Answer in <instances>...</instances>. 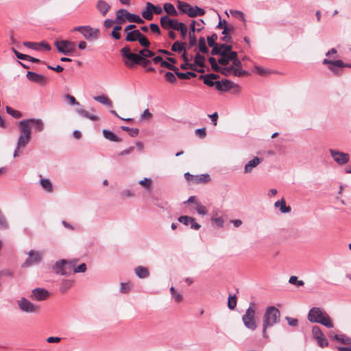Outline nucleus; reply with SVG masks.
<instances>
[{
	"label": "nucleus",
	"instance_id": "obj_20",
	"mask_svg": "<svg viewBox=\"0 0 351 351\" xmlns=\"http://www.w3.org/2000/svg\"><path fill=\"white\" fill-rule=\"evenodd\" d=\"M195 25L196 21L193 20L191 21V25H190V29L189 32V46L193 47L197 44V39L196 36L195 35Z\"/></svg>",
	"mask_w": 351,
	"mask_h": 351
},
{
	"label": "nucleus",
	"instance_id": "obj_34",
	"mask_svg": "<svg viewBox=\"0 0 351 351\" xmlns=\"http://www.w3.org/2000/svg\"><path fill=\"white\" fill-rule=\"evenodd\" d=\"M175 74L178 78L182 80H187L191 77H195L197 76V74L195 72L189 71L186 73H181L179 72L178 69L176 71Z\"/></svg>",
	"mask_w": 351,
	"mask_h": 351
},
{
	"label": "nucleus",
	"instance_id": "obj_43",
	"mask_svg": "<svg viewBox=\"0 0 351 351\" xmlns=\"http://www.w3.org/2000/svg\"><path fill=\"white\" fill-rule=\"evenodd\" d=\"M121 25L122 24L117 23L114 27L113 30L111 32V36L116 40H119L121 38V34L119 32L122 29Z\"/></svg>",
	"mask_w": 351,
	"mask_h": 351
},
{
	"label": "nucleus",
	"instance_id": "obj_2",
	"mask_svg": "<svg viewBox=\"0 0 351 351\" xmlns=\"http://www.w3.org/2000/svg\"><path fill=\"white\" fill-rule=\"evenodd\" d=\"M19 128L21 134L17 141V146L14 152V157H18L19 156V149L23 148L30 141L31 139V130L27 128L25 123L23 121L19 122Z\"/></svg>",
	"mask_w": 351,
	"mask_h": 351
},
{
	"label": "nucleus",
	"instance_id": "obj_18",
	"mask_svg": "<svg viewBox=\"0 0 351 351\" xmlns=\"http://www.w3.org/2000/svg\"><path fill=\"white\" fill-rule=\"evenodd\" d=\"M262 161V158L256 156L254 157L252 160L245 164L244 167V173H250L253 169L256 167Z\"/></svg>",
	"mask_w": 351,
	"mask_h": 351
},
{
	"label": "nucleus",
	"instance_id": "obj_28",
	"mask_svg": "<svg viewBox=\"0 0 351 351\" xmlns=\"http://www.w3.org/2000/svg\"><path fill=\"white\" fill-rule=\"evenodd\" d=\"M40 184L43 189L47 193H51L53 190L52 183L48 178H41L40 180Z\"/></svg>",
	"mask_w": 351,
	"mask_h": 351
},
{
	"label": "nucleus",
	"instance_id": "obj_38",
	"mask_svg": "<svg viewBox=\"0 0 351 351\" xmlns=\"http://www.w3.org/2000/svg\"><path fill=\"white\" fill-rule=\"evenodd\" d=\"M138 184L142 186L146 191H151L152 180L151 178H144L138 182Z\"/></svg>",
	"mask_w": 351,
	"mask_h": 351
},
{
	"label": "nucleus",
	"instance_id": "obj_6",
	"mask_svg": "<svg viewBox=\"0 0 351 351\" xmlns=\"http://www.w3.org/2000/svg\"><path fill=\"white\" fill-rule=\"evenodd\" d=\"M73 32H80L87 40H97L99 36V30L97 28H93L89 25L75 27Z\"/></svg>",
	"mask_w": 351,
	"mask_h": 351
},
{
	"label": "nucleus",
	"instance_id": "obj_64",
	"mask_svg": "<svg viewBox=\"0 0 351 351\" xmlns=\"http://www.w3.org/2000/svg\"><path fill=\"white\" fill-rule=\"evenodd\" d=\"M211 47H212V49L210 51V54L212 56H215V55L221 56L223 53L222 50H221V48L219 47V44L212 46Z\"/></svg>",
	"mask_w": 351,
	"mask_h": 351
},
{
	"label": "nucleus",
	"instance_id": "obj_25",
	"mask_svg": "<svg viewBox=\"0 0 351 351\" xmlns=\"http://www.w3.org/2000/svg\"><path fill=\"white\" fill-rule=\"evenodd\" d=\"M135 274L139 278H145L149 276V272L148 269L143 266H138L134 269Z\"/></svg>",
	"mask_w": 351,
	"mask_h": 351
},
{
	"label": "nucleus",
	"instance_id": "obj_58",
	"mask_svg": "<svg viewBox=\"0 0 351 351\" xmlns=\"http://www.w3.org/2000/svg\"><path fill=\"white\" fill-rule=\"evenodd\" d=\"M175 75L176 74H174L170 71L166 72V73L165 75L166 80L168 82L171 83V84L176 83L177 82V78Z\"/></svg>",
	"mask_w": 351,
	"mask_h": 351
},
{
	"label": "nucleus",
	"instance_id": "obj_40",
	"mask_svg": "<svg viewBox=\"0 0 351 351\" xmlns=\"http://www.w3.org/2000/svg\"><path fill=\"white\" fill-rule=\"evenodd\" d=\"M230 62H232V60H230L229 55L226 53H223L218 59V63L222 66H227Z\"/></svg>",
	"mask_w": 351,
	"mask_h": 351
},
{
	"label": "nucleus",
	"instance_id": "obj_49",
	"mask_svg": "<svg viewBox=\"0 0 351 351\" xmlns=\"http://www.w3.org/2000/svg\"><path fill=\"white\" fill-rule=\"evenodd\" d=\"M176 31H180L181 34V36L183 39H185L187 35V27L184 23L180 22L178 25V29H176Z\"/></svg>",
	"mask_w": 351,
	"mask_h": 351
},
{
	"label": "nucleus",
	"instance_id": "obj_23",
	"mask_svg": "<svg viewBox=\"0 0 351 351\" xmlns=\"http://www.w3.org/2000/svg\"><path fill=\"white\" fill-rule=\"evenodd\" d=\"M76 113H77L80 116L83 118L88 119L93 121H97L99 120V117L97 115L90 114L88 112L83 110V109H75Z\"/></svg>",
	"mask_w": 351,
	"mask_h": 351
},
{
	"label": "nucleus",
	"instance_id": "obj_32",
	"mask_svg": "<svg viewBox=\"0 0 351 351\" xmlns=\"http://www.w3.org/2000/svg\"><path fill=\"white\" fill-rule=\"evenodd\" d=\"M74 266L75 261H68L66 260L65 267L64 268L62 276H69L73 272Z\"/></svg>",
	"mask_w": 351,
	"mask_h": 351
},
{
	"label": "nucleus",
	"instance_id": "obj_15",
	"mask_svg": "<svg viewBox=\"0 0 351 351\" xmlns=\"http://www.w3.org/2000/svg\"><path fill=\"white\" fill-rule=\"evenodd\" d=\"M49 293L44 288H36L32 291L29 298L35 301H43L48 298Z\"/></svg>",
	"mask_w": 351,
	"mask_h": 351
},
{
	"label": "nucleus",
	"instance_id": "obj_44",
	"mask_svg": "<svg viewBox=\"0 0 351 351\" xmlns=\"http://www.w3.org/2000/svg\"><path fill=\"white\" fill-rule=\"evenodd\" d=\"M9 228V223L6 220L5 216L0 210V230H5Z\"/></svg>",
	"mask_w": 351,
	"mask_h": 351
},
{
	"label": "nucleus",
	"instance_id": "obj_56",
	"mask_svg": "<svg viewBox=\"0 0 351 351\" xmlns=\"http://www.w3.org/2000/svg\"><path fill=\"white\" fill-rule=\"evenodd\" d=\"M248 74V72L245 70L242 69V68L233 69V75L235 77H243Z\"/></svg>",
	"mask_w": 351,
	"mask_h": 351
},
{
	"label": "nucleus",
	"instance_id": "obj_7",
	"mask_svg": "<svg viewBox=\"0 0 351 351\" xmlns=\"http://www.w3.org/2000/svg\"><path fill=\"white\" fill-rule=\"evenodd\" d=\"M54 45L58 51L64 55H70L76 49L75 43L68 40H56Z\"/></svg>",
	"mask_w": 351,
	"mask_h": 351
},
{
	"label": "nucleus",
	"instance_id": "obj_12",
	"mask_svg": "<svg viewBox=\"0 0 351 351\" xmlns=\"http://www.w3.org/2000/svg\"><path fill=\"white\" fill-rule=\"evenodd\" d=\"M180 23L177 19H171L168 15L162 16L160 19V25L165 29L176 30V29H178Z\"/></svg>",
	"mask_w": 351,
	"mask_h": 351
},
{
	"label": "nucleus",
	"instance_id": "obj_4",
	"mask_svg": "<svg viewBox=\"0 0 351 351\" xmlns=\"http://www.w3.org/2000/svg\"><path fill=\"white\" fill-rule=\"evenodd\" d=\"M128 21L130 23H135L138 24H143L145 23L138 14L130 13L125 9H119L116 12V23L123 24Z\"/></svg>",
	"mask_w": 351,
	"mask_h": 351
},
{
	"label": "nucleus",
	"instance_id": "obj_13",
	"mask_svg": "<svg viewBox=\"0 0 351 351\" xmlns=\"http://www.w3.org/2000/svg\"><path fill=\"white\" fill-rule=\"evenodd\" d=\"M216 87L215 88L221 92H227L232 88H237L239 86L234 83L233 82L228 80V79H222L221 80L216 81Z\"/></svg>",
	"mask_w": 351,
	"mask_h": 351
},
{
	"label": "nucleus",
	"instance_id": "obj_54",
	"mask_svg": "<svg viewBox=\"0 0 351 351\" xmlns=\"http://www.w3.org/2000/svg\"><path fill=\"white\" fill-rule=\"evenodd\" d=\"M142 16L147 21H151L153 19V12L151 8H145L142 12Z\"/></svg>",
	"mask_w": 351,
	"mask_h": 351
},
{
	"label": "nucleus",
	"instance_id": "obj_30",
	"mask_svg": "<svg viewBox=\"0 0 351 351\" xmlns=\"http://www.w3.org/2000/svg\"><path fill=\"white\" fill-rule=\"evenodd\" d=\"M93 99L94 100L106 106L111 107L112 106L111 100L105 95L95 96L93 97Z\"/></svg>",
	"mask_w": 351,
	"mask_h": 351
},
{
	"label": "nucleus",
	"instance_id": "obj_8",
	"mask_svg": "<svg viewBox=\"0 0 351 351\" xmlns=\"http://www.w3.org/2000/svg\"><path fill=\"white\" fill-rule=\"evenodd\" d=\"M17 304L21 311L27 313H36L40 309L39 306L33 304L25 298H21L19 300Z\"/></svg>",
	"mask_w": 351,
	"mask_h": 351
},
{
	"label": "nucleus",
	"instance_id": "obj_9",
	"mask_svg": "<svg viewBox=\"0 0 351 351\" xmlns=\"http://www.w3.org/2000/svg\"><path fill=\"white\" fill-rule=\"evenodd\" d=\"M43 252L36 251L34 250H30L28 252V257L26 258L23 264V267H29L32 265H37L40 263L43 259Z\"/></svg>",
	"mask_w": 351,
	"mask_h": 351
},
{
	"label": "nucleus",
	"instance_id": "obj_29",
	"mask_svg": "<svg viewBox=\"0 0 351 351\" xmlns=\"http://www.w3.org/2000/svg\"><path fill=\"white\" fill-rule=\"evenodd\" d=\"M102 133H103V135L104 136L110 141H113V142H120L121 141V139L118 137L114 133H113L112 132L108 130H103L102 131Z\"/></svg>",
	"mask_w": 351,
	"mask_h": 351
},
{
	"label": "nucleus",
	"instance_id": "obj_17",
	"mask_svg": "<svg viewBox=\"0 0 351 351\" xmlns=\"http://www.w3.org/2000/svg\"><path fill=\"white\" fill-rule=\"evenodd\" d=\"M26 77L29 81L40 84H45L47 82L46 77L32 71H28L26 74Z\"/></svg>",
	"mask_w": 351,
	"mask_h": 351
},
{
	"label": "nucleus",
	"instance_id": "obj_62",
	"mask_svg": "<svg viewBox=\"0 0 351 351\" xmlns=\"http://www.w3.org/2000/svg\"><path fill=\"white\" fill-rule=\"evenodd\" d=\"M289 282L298 287L303 286L304 285V282L302 280H299L298 277L295 276H291L289 280Z\"/></svg>",
	"mask_w": 351,
	"mask_h": 351
},
{
	"label": "nucleus",
	"instance_id": "obj_47",
	"mask_svg": "<svg viewBox=\"0 0 351 351\" xmlns=\"http://www.w3.org/2000/svg\"><path fill=\"white\" fill-rule=\"evenodd\" d=\"M121 130L128 132L129 135L132 137H136L138 135L139 130L138 128H130L128 126H121Z\"/></svg>",
	"mask_w": 351,
	"mask_h": 351
},
{
	"label": "nucleus",
	"instance_id": "obj_24",
	"mask_svg": "<svg viewBox=\"0 0 351 351\" xmlns=\"http://www.w3.org/2000/svg\"><path fill=\"white\" fill-rule=\"evenodd\" d=\"M330 338L346 345H351V339L344 335H330Z\"/></svg>",
	"mask_w": 351,
	"mask_h": 351
},
{
	"label": "nucleus",
	"instance_id": "obj_53",
	"mask_svg": "<svg viewBox=\"0 0 351 351\" xmlns=\"http://www.w3.org/2000/svg\"><path fill=\"white\" fill-rule=\"evenodd\" d=\"M138 41L139 42L140 45L144 48H147L150 45V42L149 41V40L146 38L145 36H144L141 33Z\"/></svg>",
	"mask_w": 351,
	"mask_h": 351
},
{
	"label": "nucleus",
	"instance_id": "obj_63",
	"mask_svg": "<svg viewBox=\"0 0 351 351\" xmlns=\"http://www.w3.org/2000/svg\"><path fill=\"white\" fill-rule=\"evenodd\" d=\"M312 333L313 337L316 339L318 337L322 336L324 333L321 330L320 328L317 326H314L312 328Z\"/></svg>",
	"mask_w": 351,
	"mask_h": 351
},
{
	"label": "nucleus",
	"instance_id": "obj_5",
	"mask_svg": "<svg viewBox=\"0 0 351 351\" xmlns=\"http://www.w3.org/2000/svg\"><path fill=\"white\" fill-rule=\"evenodd\" d=\"M120 53L123 58V63L128 68L131 69L138 63V53L132 52L129 46L123 47Z\"/></svg>",
	"mask_w": 351,
	"mask_h": 351
},
{
	"label": "nucleus",
	"instance_id": "obj_19",
	"mask_svg": "<svg viewBox=\"0 0 351 351\" xmlns=\"http://www.w3.org/2000/svg\"><path fill=\"white\" fill-rule=\"evenodd\" d=\"M110 8V4L104 0H98L97 1L96 8L102 16H105Z\"/></svg>",
	"mask_w": 351,
	"mask_h": 351
},
{
	"label": "nucleus",
	"instance_id": "obj_59",
	"mask_svg": "<svg viewBox=\"0 0 351 351\" xmlns=\"http://www.w3.org/2000/svg\"><path fill=\"white\" fill-rule=\"evenodd\" d=\"M64 97L65 98L66 100L68 101V103L70 106H78L80 105V103L75 99V98L69 95V94H66L64 96Z\"/></svg>",
	"mask_w": 351,
	"mask_h": 351
},
{
	"label": "nucleus",
	"instance_id": "obj_45",
	"mask_svg": "<svg viewBox=\"0 0 351 351\" xmlns=\"http://www.w3.org/2000/svg\"><path fill=\"white\" fill-rule=\"evenodd\" d=\"M198 48L202 53H206L208 52V48L206 46V40L204 37L199 38Z\"/></svg>",
	"mask_w": 351,
	"mask_h": 351
},
{
	"label": "nucleus",
	"instance_id": "obj_57",
	"mask_svg": "<svg viewBox=\"0 0 351 351\" xmlns=\"http://www.w3.org/2000/svg\"><path fill=\"white\" fill-rule=\"evenodd\" d=\"M199 78L200 80H204V83L210 86V87H213V86H215L216 87V81H214L213 80H211L210 78H207V77H204V75H202L199 77Z\"/></svg>",
	"mask_w": 351,
	"mask_h": 351
},
{
	"label": "nucleus",
	"instance_id": "obj_1",
	"mask_svg": "<svg viewBox=\"0 0 351 351\" xmlns=\"http://www.w3.org/2000/svg\"><path fill=\"white\" fill-rule=\"evenodd\" d=\"M280 317V311L275 306H268L263 317V337L268 338L267 330L277 324Z\"/></svg>",
	"mask_w": 351,
	"mask_h": 351
},
{
	"label": "nucleus",
	"instance_id": "obj_27",
	"mask_svg": "<svg viewBox=\"0 0 351 351\" xmlns=\"http://www.w3.org/2000/svg\"><path fill=\"white\" fill-rule=\"evenodd\" d=\"M163 10L168 16H176L178 15V11L175 8L174 5L171 3H165L163 5Z\"/></svg>",
	"mask_w": 351,
	"mask_h": 351
},
{
	"label": "nucleus",
	"instance_id": "obj_37",
	"mask_svg": "<svg viewBox=\"0 0 351 351\" xmlns=\"http://www.w3.org/2000/svg\"><path fill=\"white\" fill-rule=\"evenodd\" d=\"M205 58L204 56L197 53L195 56L194 58V64L199 66L200 68H204L205 66Z\"/></svg>",
	"mask_w": 351,
	"mask_h": 351
},
{
	"label": "nucleus",
	"instance_id": "obj_16",
	"mask_svg": "<svg viewBox=\"0 0 351 351\" xmlns=\"http://www.w3.org/2000/svg\"><path fill=\"white\" fill-rule=\"evenodd\" d=\"M324 64H328V69L336 73L337 72V68H343V67H350L351 68V63L350 64H345L342 60H330L328 59H324L323 60Z\"/></svg>",
	"mask_w": 351,
	"mask_h": 351
},
{
	"label": "nucleus",
	"instance_id": "obj_51",
	"mask_svg": "<svg viewBox=\"0 0 351 351\" xmlns=\"http://www.w3.org/2000/svg\"><path fill=\"white\" fill-rule=\"evenodd\" d=\"M23 45L24 46L36 51L41 50V45L40 44V43L24 42Z\"/></svg>",
	"mask_w": 351,
	"mask_h": 351
},
{
	"label": "nucleus",
	"instance_id": "obj_48",
	"mask_svg": "<svg viewBox=\"0 0 351 351\" xmlns=\"http://www.w3.org/2000/svg\"><path fill=\"white\" fill-rule=\"evenodd\" d=\"M230 12L233 17L237 18L243 22L245 21V15L243 12L236 10H230Z\"/></svg>",
	"mask_w": 351,
	"mask_h": 351
},
{
	"label": "nucleus",
	"instance_id": "obj_3",
	"mask_svg": "<svg viewBox=\"0 0 351 351\" xmlns=\"http://www.w3.org/2000/svg\"><path fill=\"white\" fill-rule=\"evenodd\" d=\"M256 306L254 302H250L249 307L245 311V314L242 317V321L244 326L252 331L255 330L257 328L256 321Z\"/></svg>",
	"mask_w": 351,
	"mask_h": 351
},
{
	"label": "nucleus",
	"instance_id": "obj_33",
	"mask_svg": "<svg viewBox=\"0 0 351 351\" xmlns=\"http://www.w3.org/2000/svg\"><path fill=\"white\" fill-rule=\"evenodd\" d=\"M65 263H66V260L64 259H62V260H60L59 261H57L55 264V265L53 267V269L54 270V271L57 274H60V275H62V273H63V270H64V268L65 267Z\"/></svg>",
	"mask_w": 351,
	"mask_h": 351
},
{
	"label": "nucleus",
	"instance_id": "obj_55",
	"mask_svg": "<svg viewBox=\"0 0 351 351\" xmlns=\"http://www.w3.org/2000/svg\"><path fill=\"white\" fill-rule=\"evenodd\" d=\"M220 73L224 76L228 77L233 74V69L231 66H223Z\"/></svg>",
	"mask_w": 351,
	"mask_h": 351
},
{
	"label": "nucleus",
	"instance_id": "obj_39",
	"mask_svg": "<svg viewBox=\"0 0 351 351\" xmlns=\"http://www.w3.org/2000/svg\"><path fill=\"white\" fill-rule=\"evenodd\" d=\"M210 180V176L208 174H202L199 176H195L194 183H206Z\"/></svg>",
	"mask_w": 351,
	"mask_h": 351
},
{
	"label": "nucleus",
	"instance_id": "obj_36",
	"mask_svg": "<svg viewBox=\"0 0 351 351\" xmlns=\"http://www.w3.org/2000/svg\"><path fill=\"white\" fill-rule=\"evenodd\" d=\"M186 43L176 41L171 46V50L174 52H181L185 51Z\"/></svg>",
	"mask_w": 351,
	"mask_h": 351
},
{
	"label": "nucleus",
	"instance_id": "obj_21",
	"mask_svg": "<svg viewBox=\"0 0 351 351\" xmlns=\"http://www.w3.org/2000/svg\"><path fill=\"white\" fill-rule=\"evenodd\" d=\"M274 206L278 208L282 213H290L291 208L289 206L286 205V202L284 198L275 202Z\"/></svg>",
	"mask_w": 351,
	"mask_h": 351
},
{
	"label": "nucleus",
	"instance_id": "obj_26",
	"mask_svg": "<svg viewBox=\"0 0 351 351\" xmlns=\"http://www.w3.org/2000/svg\"><path fill=\"white\" fill-rule=\"evenodd\" d=\"M140 36L141 32L138 29H134L127 33L125 40L128 42H135L138 40Z\"/></svg>",
	"mask_w": 351,
	"mask_h": 351
},
{
	"label": "nucleus",
	"instance_id": "obj_60",
	"mask_svg": "<svg viewBox=\"0 0 351 351\" xmlns=\"http://www.w3.org/2000/svg\"><path fill=\"white\" fill-rule=\"evenodd\" d=\"M317 343L321 348L326 347L328 345V342L324 335L316 339Z\"/></svg>",
	"mask_w": 351,
	"mask_h": 351
},
{
	"label": "nucleus",
	"instance_id": "obj_42",
	"mask_svg": "<svg viewBox=\"0 0 351 351\" xmlns=\"http://www.w3.org/2000/svg\"><path fill=\"white\" fill-rule=\"evenodd\" d=\"M5 110L7 113L12 116L13 118L20 119L21 117H23V114L20 111L14 110L10 106H7Z\"/></svg>",
	"mask_w": 351,
	"mask_h": 351
},
{
	"label": "nucleus",
	"instance_id": "obj_22",
	"mask_svg": "<svg viewBox=\"0 0 351 351\" xmlns=\"http://www.w3.org/2000/svg\"><path fill=\"white\" fill-rule=\"evenodd\" d=\"M204 9L198 6H191V10L188 14V16L191 18L196 16H201L205 14Z\"/></svg>",
	"mask_w": 351,
	"mask_h": 351
},
{
	"label": "nucleus",
	"instance_id": "obj_50",
	"mask_svg": "<svg viewBox=\"0 0 351 351\" xmlns=\"http://www.w3.org/2000/svg\"><path fill=\"white\" fill-rule=\"evenodd\" d=\"M147 8H151L153 13L156 14H161L163 12L162 8L160 5H155L150 2L147 3Z\"/></svg>",
	"mask_w": 351,
	"mask_h": 351
},
{
	"label": "nucleus",
	"instance_id": "obj_52",
	"mask_svg": "<svg viewBox=\"0 0 351 351\" xmlns=\"http://www.w3.org/2000/svg\"><path fill=\"white\" fill-rule=\"evenodd\" d=\"M73 282L71 280H64L60 285V291L62 293L66 292L69 289L71 288Z\"/></svg>",
	"mask_w": 351,
	"mask_h": 351
},
{
	"label": "nucleus",
	"instance_id": "obj_41",
	"mask_svg": "<svg viewBox=\"0 0 351 351\" xmlns=\"http://www.w3.org/2000/svg\"><path fill=\"white\" fill-rule=\"evenodd\" d=\"M154 53L148 48H143L138 51L139 57L148 59L154 56Z\"/></svg>",
	"mask_w": 351,
	"mask_h": 351
},
{
	"label": "nucleus",
	"instance_id": "obj_46",
	"mask_svg": "<svg viewBox=\"0 0 351 351\" xmlns=\"http://www.w3.org/2000/svg\"><path fill=\"white\" fill-rule=\"evenodd\" d=\"M237 304L236 295H229L228 299V307L230 310H234L236 308Z\"/></svg>",
	"mask_w": 351,
	"mask_h": 351
},
{
	"label": "nucleus",
	"instance_id": "obj_31",
	"mask_svg": "<svg viewBox=\"0 0 351 351\" xmlns=\"http://www.w3.org/2000/svg\"><path fill=\"white\" fill-rule=\"evenodd\" d=\"M191 6L190 4L186 2L178 1L177 3V7L180 12L187 15L191 10Z\"/></svg>",
	"mask_w": 351,
	"mask_h": 351
},
{
	"label": "nucleus",
	"instance_id": "obj_35",
	"mask_svg": "<svg viewBox=\"0 0 351 351\" xmlns=\"http://www.w3.org/2000/svg\"><path fill=\"white\" fill-rule=\"evenodd\" d=\"M318 323L324 325V326H326L328 328H332L334 326L332 322L330 317H329V315L327 314V313L322 317V319L318 322Z\"/></svg>",
	"mask_w": 351,
	"mask_h": 351
},
{
	"label": "nucleus",
	"instance_id": "obj_11",
	"mask_svg": "<svg viewBox=\"0 0 351 351\" xmlns=\"http://www.w3.org/2000/svg\"><path fill=\"white\" fill-rule=\"evenodd\" d=\"M329 152L332 159L339 165H343L349 162L350 156L348 154L332 149H330Z\"/></svg>",
	"mask_w": 351,
	"mask_h": 351
},
{
	"label": "nucleus",
	"instance_id": "obj_14",
	"mask_svg": "<svg viewBox=\"0 0 351 351\" xmlns=\"http://www.w3.org/2000/svg\"><path fill=\"white\" fill-rule=\"evenodd\" d=\"M326 312L320 308L313 307L308 313V319L312 323H318V322L322 319Z\"/></svg>",
	"mask_w": 351,
	"mask_h": 351
},
{
	"label": "nucleus",
	"instance_id": "obj_61",
	"mask_svg": "<svg viewBox=\"0 0 351 351\" xmlns=\"http://www.w3.org/2000/svg\"><path fill=\"white\" fill-rule=\"evenodd\" d=\"M218 36L216 34H213L210 36H207V42L209 47L214 46L215 45H217L218 43H216V40H217Z\"/></svg>",
	"mask_w": 351,
	"mask_h": 351
},
{
	"label": "nucleus",
	"instance_id": "obj_10",
	"mask_svg": "<svg viewBox=\"0 0 351 351\" xmlns=\"http://www.w3.org/2000/svg\"><path fill=\"white\" fill-rule=\"evenodd\" d=\"M21 121L25 123L27 128L31 129V128H32L35 132H41L45 128L44 121L41 119L33 118L21 120Z\"/></svg>",
	"mask_w": 351,
	"mask_h": 351
}]
</instances>
